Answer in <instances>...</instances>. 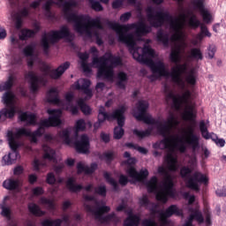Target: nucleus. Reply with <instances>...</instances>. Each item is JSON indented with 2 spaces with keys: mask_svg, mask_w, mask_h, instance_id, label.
Returning <instances> with one entry per match:
<instances>
[{
  "mask_svg": "<svg viewBox=\"0 0 226 226\" xmlns=\"http://www.w3.org/2000/svg\"><path fill=\"white\" fill-rule=\"evenodd\" d=\"M57 2L59 6L63 8L64 19H65L69 24H74L76 33H79V34H84L85 33L88 38H93L92 27L101 30L103 29V25L100 18L91 19L89 15H79L72 12L73 10L72 8H77V1L70 0L64 2V0H57Z\"/></svg>",
  "mask_w": 226,
  "mask_h": 226,
  "instance_id": "nucleus-1",
  "label": "nucleus"
},
{
  "mask_svg": "<svg viewBox=\"0 0 226 226\" xmlns=\"http://www.w3.org/2000/svg\"><path fill=\"white\" fill-rule=\"evenodd\" d=\"M105 24L109 29L116 31L118 36V41L124 43L130 50H135V46L137 45L135 35H133V34H127L130 29H136L138 34H149V33H151V26L146 25L144 21H140L138 24L121 25L106 19Z\"/></svg>",
  "mask_w": 226,
  "mask_h": 226,
  "instance_id": "nucleus-2",
  "label": "nucleus"
},
{
  "mask_svg": "<svg viewBox=\"0 0 226 226\" xmlns=\"http://www.w3.org/2000/svg\"><path fill=\"white\" fill-rule=\"evenodd\" d=\"M147 22H149L151 27L154 29H160L165 26V22H170V28L174 31L175 34L171 35L172 41H177L181 39V29L183 25L179 19L172 17L170 13L163 11H154V7L147 6L146 9Z\"/></svg>",
  "mask_w": 226,
  "mask_h": 226,
  "instance_id": "nucleus-3",
  "label": "nucleus"
},
{
  "mask_svg": "<svg viewBox=\"0 0 226 226\" xmlns=\"http://www.w3.org/2000/svg\"><path fill=\"white\" fill-rule=\"evenodd\" d=\"M90 52L95 54L92 63L98 65L97 76L112 80L114 79V69L123 64L121 57L113 56L110 52H106L102 56L98 57V49L94 46L90 49Z\"/></svg>",
  "mask_w": 226,
  "mask_h": 226,
  "instance_id": "nucleus-4",
  "label": "nucleus"
},
{
  "mask_svg": "<svg viewBox=\"0 0 226 226\" xmlns=\"http://www.w3.org/2000/svg\"><path fill=\"white\" fill-rule=\"evenodd\" d=\"M45 127L41 125V122L40 123L39 128L34 132H31L24 127L17 129V132L14 133L13 131L7 132V140L9 143V147H11V151L16 153L17 149L20 147V143H19V139L21 137H30L31 142L36 144L38 142V137H41L43 135V131Z\"/></svg>",
  "mask_w": 226,
  "mask_h": 226,
  "instance_id": "nucleus-5",
  "label": "nucleus"
},
{
  "mask_svg": "<svg viewBox=\"0 0 226 226\" xmlns=\"http://www.w3.org/2000/svg\"><path fill=\"white\" fill-rule=\"evenodd\" d=\"M193 163L192 166H183L180 169V177L186 181L187 188L194 190V192H200V185H207L209 183V178L206 175L202 174L200 171L193 172Z\"/></svg>",
  "mask_w": 226,
  "mask_h": 226,
  "instance_id": "nucleus-6",
  "label": "nucleus"
},
{
  "mask_svg": "<svg viewBox=\"0 0 226 226\" xmlns=\"http://www.w3.org/2000/svg\"><path fill=\"white\" fill-rule=\"evenodd\" d=\"M128 110L125 105H121L118 109H115L112 114L107 113V109L103 106H100L98 109L97 122L94 124V130H98L106 121L116 119L118 126H124L126 117L124 113Z\"/></svg>",
  "mask_w": 226,
  "mask_h": 226,
  "instance_id": "nucleus-7",
  "label": "nucleus"
},
{
  "mask_svg": "<svg viewBox=\"0 0 226 226\" xmlns=\"http://www.w3.org/2000/svg\"><path fill=\"white\" fill-rule=\"evenodd\" d=\"M148 109V102L139 101L137 103V111L133 112V117H135L137 121H143V123H145L146 124H154L155 126H157V132L159 135H163L165 133L167 126L162 127V122L160 120H156L154 118H152L151 116L146 115Z\"/></svg>",
  "mask_w": 226,
  "mask_h": 226,
  "instance_id": "nucleus-8",
  "label": "nucleus"
},
{
  "mask_svg": "<svg viewBox=\"0 0 226 226\" xmlns=\"http://www.w3.org/2000/svg\"><path fill=\"white\" fill-rule=\"evenodd\" d=\"M180 54L181 52L177 49H172L170 54L171 63L177 64L171 68L170 77L175 84H177L180 87H185V81H183L181 75H183V73H186L188 65L186 64H179L181 63Z\"/></svg>",
  "mask_w": 226,
  "mask_h": 226,
  "instance_id": "nucleus-9",
  "label": "nucleus"
},
{
  "mask_svg": "<svg viewBox=\"0 0 226 226\" xmlns=\"http://www.w3.org/2000/svg\"><path fill=\"white\" fill-rule=\"evenodd\" d=\"M158 174L164 177V181L162 184L163 191H161L155 194V199L159 202H162L163 204H167L169 200L168 197H174V182L172 181V176L169 174V171L163 167L159 166L157 170Z\"/></svg>",
  "mask_w": 226,
  "mask_h": 226,
  "instance_id": "nucleus-10",
  "label": "nucleus"
},
{
  "mask_svg": "<svg viewBox=\"0 0 226 226\" xmlns=\"http://www.w3.org/2000/svg\"><path fill=\"white\" fill-rule=\"evenodd\" d=\"M72 33L70 32V28L66 26H61L60 30H52L49 34V37L47 34L42 35L41 45L43 49L45 54H49V50L50 49V43H57L59 40H63L64 38H71Z\"/></svg>",
  "mask_w": 226,
  "mask_h": 226,
  "instance_id": "nucleus-11",
  "label": "nucleus"
},
{
  "mask_svg": "<svg viewBox=\"0 0 226 226\" xmlns=\"http://www.w3.org/2000/svg\"><path fill=\"white\" fill-rule=\"evenodd\" d=\"M2 102L5 105V108L0 109V123H4L7 119H13L17 114L15 94L11 91L5 92L3 94Z\"/></svg>",
  "mask_w": 226,
  "mask_h": 226,
  "instance_id": "nucleus-12",
  "label": "nucleus"
},
{
  "mask_svg": "<svg viewBox=\"0 0 226 226\" xmlns=\"http://www.w3.org/2000/svg\"><path fill=\"white\" fill-rule=\"evenodd\" d=\"M185 137H184V141H177L179 144L176 143L175 147H177L180 153H186V145L191 146L192 151L199 149L200 146V138L195 134V128L192 125L187 127V130L184 132Z\"/></svg>",
  "mask_w": 226,
  "mask_h": 226,
  "instance_id": "nucleus-13",
  "label": "nucleus"
},
{
  "mask_svg": "<svg viewBox=\"0 0 226 226\" xmlns=\"http://www.w3.org/2000/svg\"><path fill=\"white\" fill-rule=\"evenodd\" d=\"M84 206L86 211H87V213H93L95 216V220H98L101 222V223H110V222H117V215H116V213L114 212L103 216L105 213L110 212V207L102 206L98 207L96 210H94L91 205L85 204Z\"/></svg>",
  "mask_w": 226,
  "mask_h": 226,
  "instance_id": "nucleus-14",
  "label": "nucleus"
},
{
  "mask_svg": "<svg viewBox=\"0 0 226 226\" xmlns=\"http://www.w3.org/2000/svg\"><path fill=\"white\" fill-rule=\"evenodd\" d=\"M177 124H179V122L177 121V119H176V117L174 116V114L170 115V117H168L167 122H165V124H162L161 122L162 128H163V126H166V129L164 130V133L160 134V135H162V137L164 138L162 140V143L164 144L166 149H169L170 147V144H172V142L183 143V139H181L179 138H174V137H172L171 139L168 138L169 133H170V130H172V128H174V126H177Z\"/></svg>",
  "mask_w": 226,
  "mask_h": 226,
  "instance_id": "nucleus-15",
  "label": "nucleus"
},
{
  "mask_svg": "<svg viewBox=\"0 0 226 226\" xmlns=\"http://www.w3.org/2000/svg\"><path fill=\"white\" fill-rule=\"evenodd\" d=\"M143 64H147L154 75H158V77H169L170 73L165 68V64L162 61L154 62L151 58H146L144 56H140Z\"/></svg>",
  "mask_w": 226,
  "mask_h": 226,
  "instance_id": "nucleus-16",
  "label": "nucleus"
},
{
  "mask_svg": "<svg viewBox=\"0 0 226 226\" xmlns=\"http://www.w3.org/2000/svg\"><path fill=\"white\" fill-rule=\"evenodd\" d=\"M25 79L28 80L29 89L33 94H35L37 91H40V84L42 86L47 85V79L43 77H38L33 71H29L26 75Z\"/></svg>",
  "mask_w": 226,
  "mask_h": 226,
  "instance_id": "nucleus-17",
  "label": "nucleus"
},
{
  "mask_svg": "<svg viewBox=\"0 0 226 226\" xmlns=\"http://www.w3.org/2000/svg\"><path fill=\"white\" fill-rule=\"evenodd\" d=\"M49 118L41 120V126L45 128H56V126H60L61 124V114L63 111L61 109H48Z\"/></svg>",
  "mask_w": 226,
  "mask_h": 226,
  "instance_id": "nucleus-18",
  "label": "nucleus"
},
{
  "mask_svg": "<svg viewBox=\"0 0 226 226\" xmlns=\"http://www.w3.org/2000/svg\"><path fill=\"white\" fill-rule=\"evenodd\" d=\"M191 4L193 10L200 11L206 24L211 22V13L206 9V0H192Z\"/></svg>",
  "mask_w": 226,
  "mask_h": 226,
  "instance_id": "nucleus-19",
  "label": "nucleus"
},
{
  "mask_svg": "<svg viewBox=\"0 0 226 226\" xmlns=\"http://www.w3.org/2000/svg\"><path fill=\"white\" fill-rule=\"evenodd\" d=\"M188 26L192 29H198V27H200V33L203 36H207V38H211V36H212L211 33L207 29V26L202 25V23H200V20H199V19H197L196 15H192L189 19Z\"/></svg>",
  "mask_w": 226,
  "mask_h": 226,
  "instance_id": "nucleus-20",
  "label": "nucleus"
},
{
  "mask_svg": "<svg viewBox=\"0 0 226 226\" xmlns=\"http://www.w3.org/2000/svg\"><path fill=\"white\" fill-rule=\"evenodd\" d=\"M66 188L72 193H79L81 190H86V192H91L93 190V185L89 184L87 186H83L82 185H75V178L69 177L65 183Z\"/></svg>",
  "mask_w": 226,
  "mask_h": 226,
  "instance_id": "nucleus-21",
  "label": "nucleus"
},
{
  "mask_svg": "<svg viewBox=\"0 0 226 226\" xmlns=\"http://www.w3.org/2000/svg\"><path fill=\"white\" fill-rule=\"evenodd\" d=\"M70 62H64V64H60L56 69L49 71V75L50 79H53V80H57L61 79V77H63V75L64 74V72L70 69Z\"/></svg>",
  "mask_w": 226,
  "mask_h": 226,
  "instance_id": "nucleus-22",
  "label": "nucleus"
},
{
  "mask_svg": "<svg viewBox=\"0 0 226 226\" xmlns=\"http://www.w3.org/2000/svg\"><path fill=\"white\" fill-rule=\"evenodd\" d=\"M75 149L78 153H87L89 151V137L82 134L79 140L74 142Z\"/></svg>",
  "mask_w": 226,
  "mask_h": 226,
  "instance_id": "nucleus-23",
  "label": "nucleus"
},
{
  "mask_svg": "<svg viewBox=\"0 0 226 226\" xmlns=\"http://www.w3.org/2000/svg\"><path fill=\"white\" fill-rule=\"evenodd\" d=\"M183 216V209H179L177 205L170 206L164 212L160 214L161 220H167L170 216Z\"/></svg>",
  "mask_w": 226,
  "mask_h": 226,
  "instance_id": "nucleus-24",
  "label": "nucleus"
},
{
  "mask_svg": "<svg viewBox=\"0 0 226 226\" xmlns=\"http://www.w3.org/2000/svg\"><path fill=\"white\" fill-rule=\"evenodd\" d=\"M142 56L146 59H149V57H154V49L147 45H145L142 49L141 55L134 50L133 57H134V59H137V61H139V63H142V58H140V57H142ZM147 56H149V57H147Z\"/></svg>",
  "mask_w": 226,
  "mask_h": 226,
  "instance_id": "nucleus-25",
  "label": "nucleus"
},
{
  "mask_svg": "<svg viewBox=\"0 0 226 226\" xmlns=\"http://www.w3.org/2000/svg\"><path fill=\"white\" fill-rule=\"evenodd\" d=\"M98 169V164L96 162H93L89 166H84L82 162H78L77 170L78 174H82L84 172L87 175L94 174V172Z\"/></svg>",
  "mask_w": 226,
  "mask_h": 226,
  "instance_id": "nucleus-26",
  "label": "nucleus"
},
{
  "mask_svg": "<svg viewBox=\"0 0 226 226\" xmlns=\"http://www.w3.org/2000/svg\"><path fill=\"white\" fill-rule=\"evenodd\" d=\"M48 103H52L53 105H59L61 103V99H59V92L57 89L51 88L46 94Z\"/></svg>",
  "mask_w": 226,
  "mask_h": 226,
  "instance_id": "nucleus-27",
  "label": "nucleus"
},
{
  "mask_svg": "<svg viewBox=\"0 0 226 226\" xmlns=\"http://www.w3.org/2000/svg\"><path fill=\"white\" fill-rule=\"evenodd\" d=\"M19 119L22 123H28V124L32 126H35L36 124V115L33 113L22 112L19 116Z\"/></svg>",
  "mask_w": 226,
  "mask_h": 226,
  "instance_id": "nucleus-28",
  "label": "nucleus"
},
{
  "mask_svg": "<svg viewBox=\"0 0 226 226\" xmlns=\"http://www.w3.org/2000/svg\"><path fill=\"white\" fill-rule=\"evenodd\" d=\"M63 222L65 223H68L70 222V216L64 215L62 219H55V220H49L45 219L42 222V226H61L63 224Z\"/></svg>",
  "mask_w": 226,
  "mask_h": 226,
  "instance_id": "nucleus-29",
  "label": "nucleus"
},
{
  "mask_svg": "<svg viewBox=\"0 0 226 226\" xmlns=\"http://www.w3.org/2000/svg\"><path fill=\"white\" fill-rule=\"evenodd\" d=\"M140 223V217L133 213L129 212L128 216L124 221V226H139Z\"/></svg>",
  "mask_w": 226,
  "mask_h": 226,
  "instance_id": "nucleus-30",
  "label": "nucleus"
},
{
  "mask_svg": "<svg viewBox=\"0 0 226 226\" xmlns=\"http://www.w3.org/2000/svg\"><path fill=\"white\" fill-rule=\"evenodd\" d=\"M182 119L184 121H190L192 124H195V119H197V114L193 112V107L188 106L182 114Z\"/></svg>",
  "mask_w": 226,
  "mask_h": 226,
  "instance_id": "nucleus-31",
  "label": "nucleus"
},
{
  "mask_svg": "<svg viewBox=\"0 0 226 226\" xmlns=\"http://www.w3.org/2000/svg\"><path fill=\"white\" fill-rule=\"evenodd\" d=\"M147 190L148 193H160L158 192V177L154 176L150 178V180L147 183Z\"/></svg>",
  "mask_w": 226,
  "mask_h": 226,
  "instance_id": "nucleus-32",
  "label": "nucleus"
},
{
  "mask_svg": "<svg viewBox=\"0 0 226 226\" xmlns=\"http://www.w3.org/2000/svg\"><path fill=\"white\" fill-rule=\"evenodd\" d=\"M165 162L167 163L168 170L170 172H177V158L174 157V155L170 154L165 157Z\"/></svg>",
  "mask_w": 226,
  "mask_h": 226,
  "instance_id": "nucleus-33",
  "label": "nucleus"
},
{
  "mask_svg": "<svg viewBox=\"0 0 226 226\" xmlns=\"http://www.w3.org/2000/svg\"><path fill=\"white\" fill-rule=\"evenodd\" d=\"M42 151H43L42 158L44 160H49V162H54V160H56V150H54L53 148H51L47 145H43Z\"/></svg>",
  "mask_w": 226,
  "mask_h": 226,
  "instance_id": "nucleus-34",
  "label": "nucleus"
},
{
  "mask_svg": "<svg viewBox=\"0 0 226 226\" xmlns=\"http://www.w3.org/2000/svg\"><path fill=\"white\" fill-rule=\"evenodd\" d=\"M10 200V196H5L4 199V202L2 205H0V208L2 209L0 215L4 218H6V220H11V208L9 207H6V200Z\"/></svg>",
  "mask_w": 226,
  "mask_h": 226,
  "instance_id": "nucleus-35",
  "label": "nucleus"
},
{
  "mask_svg": "<svg viewBox=\"0 0 226 226\" xmlns=\"http://www.w3.org/2000/svg\"><path fill=\"white\" fill-rule=\"evenodd\" d=\"M3 186L5 190L13 192V190H17L20 186V182L19 179L9 178L4 181Z\"/></svg>",
  "mask_w": 226,
  "mask_h": 226,
  "instance_id": "nucleus-36",
  "label": "nucleus"
},
{
  "mask_svg": "<svg viewBox=\"0 0 226 226\" xmlns=\"http://www.w3.org/2000/svg\"><path fill=\"white\" fill-rule=\"evenodd\" d=\"M117 86L119 89H126V82H128V74L124 72H120L117 76Z\"/></svg>",
  "mask_w": 226,
  "mask_h": 226,
  "instance_id": "nucleus-37",
  "label": "nucleus"
},
{
  "mask_svg": "<svg viewBox=\"0 0 226 226\" xmlns=\"http://www.w3.org/2000/svg\"><path fill=\"white\" fill-rule=\"evenodd\" d=\"M78 57L82 61L81 67L83 68V72L89 73L91 67H89V64L87 62L89 59V54H87V52L79 53Z\"/></svg>",
  "mask_w": 226,
  "mask_h": 226,
  "instance_id": "nucleus-38",
  "label": "nucleus"
},
{
  "mask_svg": "<svg viewBox=\"0 0 226 226\" xmlns=\"http://www.w3.org/2000/svg\"><path fill=\"white\" fill-rule=\"evenodd\" d=\"M53 4H56V6H59V2H56L54 0H48L42 6L43 10L45 11V17H47L48 19H52Z\"/></svg>",
  "mask_w": 226,
  "mask_h": 226,
  "instance_id": "nucleus-39",
  "label": "nucleus"
},
{
  "mask_svg": "<svg viewBox=\"0 0 226 226\" xmlns=\"http://www.w3.org/2000/svg\"><path fill=\"white\" fill-rule=\"evenodd\" d=\"M15 80H17V78L13 75H10L8 79L3 85H0V93H3V91H10L15 84Z\"/></svg>",
  "mask_w": 226,
  "mask_h": 226,
  "instance_id": "nucleus-40",
  "label": "nucleus"
},
{
  "mask_svg": "<svg viewBox=\"0 0 226 226\" xmlns=\"http://www.w3.org/2000/svg\"><path fill=\"white\" fill-rule=\"evenodd\" d=\"M34 36H36V32H34V30L23 28L19 34V40H21V41H26V40H29V38H34Z\"/></svg>",
  "mask_w": 226,
  "mask_h": 226,
  "instance_id": "nucleus-41",
  "label": "nucleus"
},
{
  "mask_svg": "<svg viewBox=\"0 0 226 226\" xmlns=\"http://www.w3.org/2000/svg\"><path fill=\"white\" fill-rule=\"evenodd\" d=\"M28 211L34 216H45V211L40 208V206L36 205L35 203H31L28 205Z\"/></svg>",
  "mask_w": 226,
  "mask_h": 226,
  "instance_id": "nucleus-42",
  "label": "nucleus"
},
{
  "mask_svg": "<svg viewBox=\"0 0 226 226\" xmlns=\"http://www.w3.org/2000/svg\"><path fill=\"white\" fill-rule=\"evenodd\" d=\"M99 158L100 160H103L107 163V165H110V163H112V162L116 160V154L112 151H107L102 153V154H101Z\"/></svg>",
  "mask_w": 226,
  "mask_h": 226,
  "instance_id": "nucleus-43",
  "label": "nucleus"
},
{
  "mask_svg": "<svg viewBox=\"0 0 226 226\" xmlns=\"http://www.w3.org/2000/svg\"><path fill=\"white\" fill-rule=\"evenodd\" d=\"M17 160V154L15 152L9 153L7 155H4L2 158V165H13Z\"/></svg>",
  "mask_w": 226,
  "mask_h": 226,
  "instance_id": "nucleus-44",
  "label": "nucleus"
},
{
  "mask_svg": "<svg viewBox=\"0 0 226 226\" xmlns=\"http://www.w3.org/2000/svg\"><path fill=\"white\" fill-rule=\"evenodd\" d=\"M103 177L106 182L109 183V185L113 186V190L115 192H117V190H119V185L117 184V181H116V179H114V177L110 176V173L104 171Z\"/></svg>",
  "mask_w": 226,
  "mask_h": 226,
  "instance_id": "nucleus-45",
  "label": "nucleus"
},
{
  "mask_svg": "<svg viewBox=\"0 0 226 226\" xmlns=\"http://www.w3.org/2000/svg\"><path fill=\"white\" fill-rule=\"evenodd\" d=\"M189 57L191 59H195V61H202L204 59V55H202V51H200V49L193 48L191 49Z\"/></svg>",
  "mask_w": 226,
  "mask_h": 226,
  "instance_id": "nucleus-46",
  "label": "nucleus"
},
{
  "mask_svg": "<svg viewBox=\"0 0 226 226\" xmlns=\"http://www.w3.org/2000/svg\"><path fill=\"white\" fill-rule=\"evenodd\" d=\"M157 41L164 45V47H169V34L163 33V30H159L157 32Z\"/></svg>",
  "mask_w": 226,
  "mask_h": 226,
  "instance_id": "nucleus-47",
  "label": "nucleus"
},
{
  "mask_svg": "<svg viewBox=\"0 0 226 226\" xmlns=\"http://www.w3.org/2000/svg\"><path fill=\"white\" fill-rule=\"evenodd\" d=\"M200 132H201V136L206 140H208V139H211V135H209V131H207V125H206V122L204 120H201L200 122Z\"/></svg>",
  "mask_w": 226,
  "mask_h": 226,
  "instance_id": "nucleus-48",
  "label": "nucleus"
},
{
  "mask_svg": "<svg viewBox=\"0 0 226 226\" xmlns=\"http://www.w3.org/2000/svg\"><path fill=\"white\" fill-rule=\"evenodd\" d=\"M78 105L80 108L81 112H83L85 116L91 115V112H92L91 107L87 106V104L84 102V99H79L78 102Z\"/></svg>",
  "mask_w": 226,
  "mask_h": 226,
  "instance_id": "nucleus-49",
  "label": "nucleus"
},
{
  "mask_svg": "<svg viewBox=\"0 0 226 226\" xmlns=\"http://www.w3.org/2000/svg\"><path fill=\"white\" fill-rule=\"evenodd\" d=\"M124 125H118L114 128V134L113 137L115 140H121L124 136V129H123Z\"/></svg>",
  "mask_w": 226,
  "mask_h": 226,
  "instance_id": "nucleus-50",
  "label": "nucleus"
},
{
  "mask_svg": "<svg viewBox=\"0 0 226 226\" xmlns=\"http://www.w3.org/2000/svg\"><path fill=\"white\" fill-rule=\"evenodd\" d=\"M153 132V128H148L146 131H139L135 129L133 134L137 135L139 139H146V137H150Z\"/></svg>",
  "mask_w": 226,
  "mask_h": 226,
  "instance_id": "nucleus-51",
  "label": "nucleus"
},
{
  "mask_svg": "<svg viewBox=\"0 0 226 226\" xmlns=\"http://www.w3.org/2000/svg\"><path fill=\"white\" fill-rule=\"evenodd\" d=\"M59 137L64 139V144L70 146L72 144V139L70 138V131L64 129L59 132Z\"/></svg>",
  "mask_w": 226,
  "mask_h": 226,
  "instance_id": "nucleus-52",
  "label": "nucleus"
},
{
  "mask_svg": "<svg viewBox=\"0 0 226 226\" xmlns=\"http://www.w3.org/2000/svg\"><path fill=\"white\" fill-rule=\"evenodd\" d=\"M90 4V8L94 10V11H103V5L100 4V2L96 0H88Z\"/></svg>",
  "mask_w": 226,
  "mask_h": 226,
  "instance_id": "nucleus-53",
  "label": "nucleus"
},
{
  "mask_svg": "<svg viewBox=\"0 0 226 226\" xmlns=\"http://www.w3.org/2000/svg\"><path fill=\"white\" fill-rule=\"evenodd\" d=\"M125 172L129 177H132V179H137V177L139 176V171H137L135 166L127 167Z\"/></svg>",
  "mask_w": 226,
  "mask_h": 226,
  "instance_id": "nucleus-54",
  "label": "nucleus"
},
{
  "mask_svg": "<svg viewBox=\"0 0 226 226\" xmlns=\"http://www.w3.org/2000/svg\"><path fill=\"white\" fill-rule=\"evenodd\" d=\"M23 54L26 57L33 56V54H34V44L26 46L23 49Z\"/></svg>",
  "mask_w": 226,
  "mask_h": 226,
  "instance_id": "nucleus-55",
  "label": "nucleus"
},
{
  "mask_svg": "<svg viewBox=\"0 0 226 226\" xmlns=\"http://www.w3.org/2000/svg\"><path fill=\"white\" fill-rule=\"evenodd\" d=\"M94 193L100 195L101 197H107V186L100 185L94 188Z\"/></svg>",
  "mask_w": 226,
  "mask_h": 226,
  "instance_id": "nucleus-56",
  "label": "nucleus"
},
{
  "mask_svg": "<svg viewBox=\"0 0 226 226\" xmlns=\"http://www.w3.org/2000/svg\"><path fill=\"white\" fill-rule=\"evenodd\" d=\"M149 176V171L147 170H141L138 172V176L136 177V181H144V179H147Z\"/></svg>",
  "mask_w": 226,
  "mask_h": 226,
  "instance_id": "nucleus-57",
  "label": "nucleus"
},
{
  "mask_svg": "<svg viewBox=\"0 0 226 226\" xmlns=\"http://www.w3.org/2000/svg\"><path fill=\"white\" fill-rule=\"evenodd\" d=\"M76 132H84L86 130V121L84 119H79L75 124Z\"/></svg>",
  "mask_w": 226,
  "mask_h": 226,
  "instance_id": "nucleus-58",
  "label": "nucleus"
},
{
  "mask_svg": "<svg viewBox=\"0 0 226 226\" xmlns=\"http://www.w3.org/2000/svg\"><path fill=\"white\" fill-rule=\"evenodd\" d=\"M183 101L179 95H176L173 99V107L176 110H179L181 109V105H183Z\"/></svg>",
  "mask_w": 226,
  "mask_h": 226,
  "instance_id": "nucleus-59",
  "label": "nucleus"
},
{
  "mask_svg": "<svg viewBox=\"0 0 226 226\" xmlns=\"http://www.w3.org/2000/svg\"><path fill=\"white\" fill-rule=\"evenodd\" d=\"M40 202L41 204L49 206V209H54V207H56V205L54 204V201L52 200L42 197L41 198Z\"/></svg>",
  "mask_w": 226,
  "mask_h": 226,
  "instance_id": "nucleus-60",
  "label": "nucleus"
},
{
  "mask_svg": "<svg viewBox=\"0 0 226 226\" xmlns=\"http://www.w3.org/2000/svg\"><path fill=\"white\" fill-rule=\"evenodd\" d=\"M56 175H54V173L52 172H49L47 174V177H46V183L48 185H56Z\"/></svg>",
  "mask_w": 226,
  "mask_h": 226,
  "instance_id": "nucleus-61",
  "label": "nucleus"
},
{
  "mask_svg": "<svg viewBox=\"0 0 226 226\" xmlns=\"http://www.w3.org/2000/svg\"><path fill=\"white\" fill-rule=\"evenodd\" d=\"M91 87V80L87 79H83V83L82 85L80 86L79 84L77 85L76 88L77 89H87Z\"/></svg>",
  "mask_w": 226,
  "mask_h": 226,
  "instance_id": "nucleus-62",
  "label": "nucleus"
},
{
  "mask_svg": "<svg viewBox=\"0 0 226 226\" xmlns=\"http://www.w3.org/2000/svg\"><path fill=\"white\" fill-rule=\"evenodd\" d=\"M187 84L190 86H195L197 84V79L195 78V75L191 72L185 79Z\"/></svg>",
  "mask_w": 226,
  "mask_h": 226,
  "instance_id": "nucleus-63",
  "label": "nucleus"
},
{
  "mask_svg": "<svg viewBox=\"0 0 226 226\" xmlns=\"http://www.w3.org/2000/svg\"><path fill=\"white\" fill-rule=\"evenodd\" d=\"M194 215V220H196V222H198V223H204V216L202 215L201 212L199 211H195L193 213Z\"/></svg>",
  "mask_w": 226,
  "mask_h": 226,
  "instance_id": "nucleus-64",
  "label": "nucleus"
}]
</instances>
